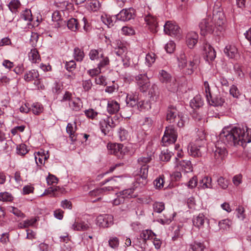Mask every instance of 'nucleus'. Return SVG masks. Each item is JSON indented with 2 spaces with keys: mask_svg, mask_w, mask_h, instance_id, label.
<instances>
[{
  "mask_svg": "<svg viewBox=\"0 0 251 251\" xmlns=\"http://www.w3.org/2000/svg\"><path fill=\"white\" fill-rule=\"evenodd\" d=\"M201 134L200 139H197L194 142L191 143L188 146L189 153L194 157L201 156L202 152L206 151L205 135L203 133Z\"/></svg>",
  "mask_w": 251,
  "mask_h": 251,
  "instance_id": "obj_3",
  "label": "nucleus"
},
{
  "mask_svg": "<svg viewBox=\"0 0 251 251\" xmlns=\"http://www.w3.org/2000/svg\"><path fill=\"white\" fill-rule=\"evenodd\" d=\"M200 187L203 189L212 188V178L208 176H204L200 180Z\"/></svg>",
  "mask_w": 251,
  "mask_h": 251,
  "instance_id": "obj_27",
  "label": "nucleus"
},
{
  "mask_svg": "<svg viewBox=\"0 0 251 251\" xmlns=\"http://www.w3.org/2000/svg\"><path fill=\"white\" fill-rule=\"evenodd\" d=\"M203 55L207 61H213L216 57V52L212 47L209 44L205 43L203 46Z\"/></svg>",
  "mask_w": 251,
  "mask_h": 251,
  "instance_id": "obj_17",
  "label": "nucleus"
},
{
  "mask_svg": "<svg viewBox=\"0 0 251 251\" xmlns=\"http://www.w3.org/2000/svg\"><path fill=\"white\" fill-rule=\"evenodd\" d=\"M217 182L219 186L222 189H226L228 184V181L227 179H226L222 176L220 177L218 180Z\"/></svg>",
  "mask_w": 251,
  "mask_h": 251,
  "instance_id": "obj_51",
  "label": "nucleus"
},
{
  "mask_svg": "<svg viewBox=\"0 0 251 251\" xmlns=\"http://www.w3.org/2000/svg\"><path fill=\"white\" fill-rule=\"evenodd\" d=\"M165 33L172 36L179 38L181 35V29L175 23L167 21L164 26Z\"/></svg>",
  "mask_w": 251,
  "mask_h": 251,
  "instance_id": "obj_9",
  "label": "nucleus"
},
{
  "mask_svg": "<svg viewBox=\"0 0 251 251\" xmlns=\"http://www.w3.org/2000/svg\"><path fill=\"white\" fill-rule=\"evenodd\" d=\"M52 20L54 22H56L57 25L60 26L65 23V21H63L61 19V15L59 11H56L54 12L52 15Z\"/></svg>",
  "mask_w": 251,
  "mask_h": 251,
  "instance_id": "obj_36",
  "label": "nucleus"
},
{
  "mask_svg": "<svg viewBox=\"0 0 251 251\" xmlns=\"http://www.w3.org/2000/svg\"><path fill=\"white\" fill-rule=\"evenodd\" d=\"M70 108L74 111H79L82 108L83 105L81 100L78 98H74L69 103Z\"/></svg>",
  "mask_w": 251,
  "mask_h": 251,
  "instance_id": "obj_20",
  "label": "nucleus"
},
{
  "mask_svg": "<svg viewBox=\"0 0 251 251\" xmlns=\"http://www.w3.org/2000/svg\"><path fill=\"white\" fill-rule=\"evenodd\" d=\"M134 11V9L132 8L123 9L116 15V18L122 21H129L133 18Z\"/></svg>",
  "mask_w": 251,
  "mask_h": 251,
  "instance_id": "obj_16",
  "label": "nucleus"
},
{
  "mask_svg": "<svg viewBox=\"0 0 251 251\" xmlns=\"http://www.w3.org/2000/svg\"><path fill=\"white\" fill-rule=\"evenodd\" d=\"M137 97L136 95L127 96L126 98V103L131 107L137 105L138 104Z\"/></svg>",
  "mask_w": 251,
  "mask_h": 251,
  "instance_id": "obj_38",
  "label": "nucleus"
},
{
  "mask_svg": "<svg viewBox=\"0 0 251 251\" xmlns=\"http://www.w3.org/2000/svg\"><path fill=\"white\" fill-rule=\"evenodd\" d=\"M177 59L178 67L187 75L192 74L200 63L199 56L194 53H191L188 58L184 53H181Z\"/></svg>",
  "mask_w": 251,
  "mask_h": 251,
  "instance_id": "obj_2",
  "label": "nucleus"
},
{
  "mask_svg": "<svg viewBox=\"0 0 251 251\" xmlns=\"http://www.w3.org/2000/svg\"><path fill=\"white\" fill-rule=\"evenodd\" d=\"M29 59L32 61V63H38L40 60V56L37 50L34 48L31 50L28 53Z\"/></svg>",
  "mask_w": 251,
  "mask_h": 251,
  "instance_id": "obj_28",
  "label": "nucleus"
},
{
  "mask_svg": "<svg viewBox=\"0 0 251 251\" xmlns=\"http://www.w3.org/2000/svg\"><path fill=\"white\" fill-rule=\"evenodd\" d=\"M105 192V188H98L90 192L89 194L92 197H99Z\"/></svg>",
  "mask_w": 251,
  "mask_h": 251,
  "instance_id": "obj_54",
  "label": "nucleus"
},
{
  "mask_svg": "<svg viewBox=\"0 0 251 251\" xmlns=\"http://www.w3.org/2000/svg\"><path fill=\"white\" fill-rule=\"evenodd\" d=\"M193 223L196 227L201 230L203 232L204 231L208 232L209 231V220L202 213L194 217Z\"/></svg>",
  "mask_w": 251,
  "mask_h": 251,
  "instance_id": "obj_7",
  "label": "nucleus"
},
{
  "mask_svg": "<svg viewBox=\"0 0 251 251\" xmlns=\"http://www.w3.org/2000/svg\"><path fill=\"white\" fill-rule=\"evenodd\" d=\"M230 94L234 98H238L240 95L239 91L235 85H232L230 89Z\"/></svg>",
  "mask_w": 251,
  "mask_h": 251,
  "instance_id": "obj_64",
  "label": "nucleus"
},
{
  "mask_svg": "<svg viewBox=\"0 0 251 251\" xmlns=\"http://www.w3.org/2000/svg\"><path fill=\"white\" fill-rule=\"evenodd\" d=\"M21 18L25 21L30 22L32 20L31 12L29 9L24 10L21 15Z\"/></svg>",
  "mask_w": 251,
  "mask_h": 251,
  "instance_id": "obj_40",
  "label": "nucleus"
},
{
  "mask_svg": "<svg viewBox=\"0 0 251 251\" xmlns=\"http://www.w3.org/2000/svg\"><path fill=\"white\" fill-rule=\"evenodd\" d=\"M119 136L121 141L125 140L128 136V132L124 128L121 127L119 131Z\"/></svg>",
  "mask_w": 251,
  "mask_h": 251,
  "instance_id": "obj_59",
  "label": "nucleus"
},
{
  "mask_svg": "<svg viewBox=\"0 0 251 251\" xmlns=\"http://www.w3.org/2000/svg\"><path fill=\"white\" fill-rule=\"evenodd\" d=\"M220 138L225 144L244 146V144L251 142V128L247 126L235 127L229 131L223 130Z\"/></svg>",
  "mask_w": 251,
  "mask_h": 251,
  "instance_id": "obj_1",
  "label": "nucleus"
},
{
  "mask_svg": "<svg viewBox=\"0 0 251 251\" xmlns=\"http://www.w3.org/2000/svg\"><path fill=\"white\" fill-rule=\"evenodd\" d=\"M135 81L139 89L142 92H146L150 86L149 79L145 74H140L135 76Z\"/></svg>",
  "mask_w": 251,
  "mask_h": 251,
  "instance_id": "obj_11",
  "label": "nucleus"
},
{
  "mask_svg": "<svg viewBox=\"0 0 251 251\" xmlns=\"http://www.w3.org/2000/svg\"><path fill=\"white\" fill-rule=\"evenodd\" d=\"M177 134L174 127L172 126L166 127L162 142L164 146L174 143L176 140Z\"/></svg>",
  "mask_w": 251,
  "mask_h": 251,
  "instance_id": "obj_8",
  "label": "nucleus"
},
{
  "mask_svg": "<svg viewBox=\"0 0 251 251\" xmlns=\"http://www.w3.org/2000/svg\"><path fill=\"white\" fill-rule=\"evenodd\" d=\"M76 126L75 128L73 126V125L71 123H69L67 125L66 127V131L67 133L69 134L70 138H71L72 141H75L76 137L75 135V129Z\"/></svg>",
  "mask_w": 251,
  "mask_h": 251,
  "instance_id": "obj_34",
  "label": "nucleus"
},
{
  "mask_svg": "<svg viewBox=\"0 0 251 251\" xmlns=\"http://www.w3.org/2000/svg\"><path fill=\"white\" fill-rule=\"evenodd\" d=\"M166 121L170 123L177 122V125L179 127H182L184 125L182 117L180 116L176 107L174 106L168 107L166 114Z\"/></svg>",
  "mask_w": 251,
  "mask_h": 251,
  "instance_id": "obj_4",
  "label": "nucleus"
},
{
  "mask_svg": "<svg viewBox=\"0 0 251 251\" xmlns=\"http://www.w3.org/2000/svg\"><path fill=\"white\" fill-rule=\"evenodd\" d=\"M113 217L111 215H100L97 218V224L102 227H107L112 223Z\"/></svg>",
  "mask_w": 251,
  "mask_h": 251,
  "instance_id": "obj_15",
  "label": "nucleus"
},
{
  "mask_svg": "<svg viewBox=\"0 0 251 251\" xmlns=\"http://www.w3.org/2000/svg\"><path fill=\"white\" fill-rule=\"evenodd\" d=\"M123 145L121 144H108L107 145L108 149L109 150L110 153L115 155L119 158L123 157Z\"/></svg>",
  "mask_w": 251,
  "mask_h": 251,
  "instance_id": "obj_18",
  "label": "nucleus"
},
{
  "mask_svg": "<svg viewBox=\"0 0 251 251\" xmlns=\"http://www.w3.org/2000/svg\"><path fill=\"white\" fill-rule=\"evenodd\" d=\"M124 198H130L132 197H135L136 195L134 194V189L129 188L124 190L119 193Z\"/></svg>",
  "mask_w": 251,
  "mask_h": 251,
  "instance_id": "obj_35",
  "label": "nucleus"
},
{
  "mask_svg": "<svg viewBox=\"0 0 251 251\" xmlns=\"http://www.w3.org/2000/svg\"><path fill=\"white\" fill-rule=\"evenodd\" d=\"M122 32L123 34L126 35H132L134 34V29L130 27L124 26L122 29Z\"/></svg>",
  "mask_w": 251,
  "mask_h": 251,
  "instance_id": "obj_62",
  "label": "nucleus"
},
{
  "mask_svg": "<svg viewBox=\"0 0 251 251\" xmlns=\"http://www.w3.org/2000/svg\"><path fill=\"white\" fill-rule=\"evenodd\" d=\"M31 108L33 113L35 115L39 114L42 112L43 110L42 105L38 102L33 103Z\"/></svg>",
  "mask_w": 251,
  "mask_h": 251,
  "instance_id": "obj_39",
  "label": "nucleus"
},
{
  "mask_svg": "<svg viewBox=\"0 0 251 251\" xmlns=\"http://www.w3.org/2000/svg\"><path fill=\"white\" fill-rule=\"evenodd\" d=\"M203 105V101L201 100L200 95L195 96L190 102V106L192 108H197L201 107Z\"/></svg>",
  "mask_w": 251,
  "mask_h": 251,
  "instance_id": "obj_29",
  "label": "nucleus"
},
{
  "mask_svg": "<svg viewBox=\"0 0 251 251\" xmlns=\"http://www.w3.org/2000/svg\"><path fill=\"white\" fill-rule=\"evenodd\" d=\"M115 44V53L119 56L122 55L125 52L127 51V47L126 43L122 42L120 40H116Z\"/></svg>",
  "mask_w": 251,
  "mask_h": 251,
  "instance_id": "obj_22",
  "label": "nucleus"
},
{
  "mask_svg": "<svg viewBox=\"0 0 251 251\" xmlns=\"http://www.w3.org/2000/svg\"><path fill=\"white\" fill-rule=\"evenodd\" d=\"M74 57L77 61H81L84 57L83 52L78 48H75L74 49Z\"/></svg>",
  "mask_w": 251,
  "mask_h": 251,
  "instance_id": "obj_42",
  "label": "nucleus"
},
{
  "mask_svg": "<svg viewBox=\"0 0 251 251\" xmlns=\"http://www.w3.org/2000/svg\"><path fill=\"white\" fill-rule=\"evenodd\" d=\"M231 225V221L228 219L223 220L219 222V226L221 229L224 230L229 228Z\"/></svg>",
  "mask_w": 251,
  "mask_h": 251,
  "instance_id": "obj_41",
  "label": "nucleus"
},
{
  "mask_svg": "<svg viewBox=\"0 0 251 251\" xmlns=\"http://www.w3.org/2000/svg\"><path fill=\"white\" fill-rule=\"evenodd\" d=\"M108 244L111 248L117 249L119 245V240L116 237H111L109 239Z\"/></svg>",
  "mask_w": 251,
  "mask_h": 251,
  "instance_id": "obj_45",
  "label": "nucleus"
},
{
  "mask_svg": "<svg viewBox=\"0 0 251 251\" xmlns=\"http://www.w3.org/2000/svg\"><path fill=\"white\" fill-rule=\"evenodd\" d=\"M180 170L184 173H188L192 171V166L189 160H182L179 162Z\"/></svg>",
  "mask_w": 251,
  "mask_h": 251,
  "instance_id": "obj_25",
  "label": "nucleus"
},
{
  "mask_svg": "<svg viewBox=\"0 0 251 251\" xmlns=\"http://www.w3.org/2000/svg\"><path fill=\"white\" fill-rule=\"evenodd\" d=\"M120 109L119 104L116 101H108L107 110L109 114H113L117 113Z\"/></svg>",
  "mask_w": 251,
  "mask_h": 251,
  "instance_id": "obj_24",
  "label": "nucleus"
},
{
  "mask_svg": "<svg viewBox=\"0 0 251 251\" xmlns=\"http://www.w3.org/2000/svg\"><path fill=\"white\" fill-rule=\"evenodd\" d=\"M198 35L195 32L189 33L186 36V42L189 48H194L198 42Z\"/></svg>",
  "mask_w": 251,
  "mask_h": 251,
  "instance_id": "obj_21",
  "label": "nucleus"
},
{
  "mask_svg": "<svg viewBox=\"0 0 251 251\" xmlns=\"http://www.w3.org/2000/svg\"><path fill=\"white\" fill-rule=\"evenodd\" d=\"M148 174V168L146 167L140 169L139 174L136 177V183L138 184L140 187L144 186L147 183Z\"/></svg>",
  "mask_w": 251,
  "mask_h": 251,
  "instance_id": "obj_13",
  "label": "nucleus"
},
{
  "mask_svg": "<svg viewBox=\"0 0 251 251\" xmlns=\"http://www.w3.org/2000/svg\"><path fill=\"white\" fill-rule=\"evenodd\" d=\"M89 9L93 11H98L100 7V3L98 0H92L89 5Z\"/></svg>",
  "mask_w": 251,
  "mask_h": 251,
  "instance_id": "obj_50",
  "label": "nucleus"
},
{
  "mask_svg": "<svg viewBox=\"0 0 251 251\" xmlns=\"http://www.w3.org/2000/svg\"><path fill=\"white\" fill-rule=\"evenodd\" d=\"M67 26L70 29L75 31L78 29L79 24L76 19L71 18L67 22Z\"/></svg>",
  "mask_w": 251,
  "mask_h": 251,
  "instance_id": "obj_33",
  "label": "nucleus"
},
{
  "mask_svg": "<svg viewBox=\"0 0 251 251\" xmlns=\"http://www.w3.org/2000/svg\"><path fill=\"white\" fill-rule=\"evenodd\" d=\"M164 183V176H160L157 177L153 181V184L157 189H161L163 187Z\"/></svg>",
  "mask_w": 251,
  "mask_h": 251,
  "instance_id": "obj_43",
  "label": "nucleus"
},
{
  "mask_svg": "<svg viewBox=\"0 0 251 251\" xmlns=\"http://www.w3.org/2000/svg\"><path fill=\"white\" fill-rule=\"evenodd\" d=\"M145 20L149 25L151 30L152 32H156V29L157 27V22L156 18L151 15H148L145 17Z\"/></svg>",
  "mask_w": 251,
  "mask_h": 251,
  "instance_id": "obj_23",
  "label": "nucleus"
},
{
  "mask_svg": "<svg viewBox=\"0 0 251 251\" xmlns=\"http://www.w3.org/2000/svg\"><path fill=\"white\" fill-rule=\"evenodd\" d=\"M151 160V153L147 155H145L140 157L138 162V163L141 166V168H143V167H146L148 169V166L147 164L149 163Z\"/></svg>",
  "mask_w": 251,
  "mask_h": 251,
  "instance_id": "obj_30",
  "label": "nucleus"
},
{
  "mask_svg": "<svg viewBox=\"0 0 251 251\" xmlns=\"http://www.w3.org/2000/svg\"><path fill=\"white\" fill-rule=\"evenodd\" d=\"M172 154L168 150L162 151L159 155L160 159L162 161H168L171 158Z\"/></svg>",
  "mask_w": 251,
  "mask_h": 251,
  "instance_id": "obj_46",
  "label": "nucleus"
},
{
  "mask_svg": "<svg viewBox=\"0 0 251 251\" xmlns=\"http://www.w3.org/2000/svg\"><path fill=\"white\" fill-rule=\"evenodd\" d=\"M0 200L3 201H10L12 200V197L7 192L0 193Z\"/></svg>",
  "mask_w": 251,
  "mask_h": 251,
  "instance_id": "obj_56",
  "label": "nucleus"
},
{
  "mask_svg": "<svg viewBox=\"0 0 251 251\" xmlns=\"http://www.w3.org/2000/svg\"><path fill=\"white\" fill-rule=\"evenodd\" d=\"M155 234L151 230H143L140 234V238L143 239L145 243L147 240L151 239L153 238Z\"/></svg>",
  "mask_w": 251,
  "mask_h": 251,
  "instance_id": "obj_32",
  "label": "nucleus"
},
{
  "mask_svg": "<svg viewBox=\"0 0 251 251\" xmlns=\"http://www.w3.org/2000/svg\"><path fill=\"white\" fill-rule=\"evenodd\" d=\"M190 249L192 251H203L205 248L203 244L200 242H194L190 245Z\"/></svg>",
  "mask_w": 251,
  "mask_h": 251,
  "instance_id": "obj_44",
  "label": "nucleus"
},
{
  "mask_svg": "<svg viewBox=\"0 0 251 251\" xmlns=\"http://www.w3.org/2000/svg\"><path fill=\"white\" fill-rule=\"evenodd\" d=\"M224 52L228 57L232 58L235 57L237 53V49L234 46L228 45L225 48Z\"/></svg>",
  "mask_w": 251,
  "mask_h": 251,
  "instance_id": "obj_26",
  "label": "nucleus"
},
{
  "mask_svg": "<svg viewBox=\"0 0 251 251\" xmlns=\"http://www.w3.org/2000/svg\"><path fill=\"white\" fill-rule=\"evenodd\" d=\"M86 116L92 119H94L97 116L98 113L95 111L93 109H90L85 111Z\"/></svg>",
  "mask_w": 251,
  "mask_h": 251,
  "instance_id": "obj_63",
  "label": "nucleus"
},
{
  "mask_svg": "<svg viewBox=\"0 0 251 251\" xmlns=\"http://www.w3.org/2000/svg\"><path fill=\"white\" fill-rule=\"evenodd\" d=\"M154 212L161 213L165 208L164 204L163 202H156L153 205Z\"/></svg>",
  "mask_w": 251,
  "mask_h": 251,
  "instance_id": "obj_48",
  "label": "nucleus"
},
{
  "mask_svg": "<svg viewBox=\"0 0 251 251\" xmlns=\"http://www.w3.org/2000/svg\"><path fill=\"white\" fill-rule=\"evenodd\" d=\"M206 99L209 103L214 106H222L225 102V99L217 89H215L214 92Z\"/></svg>",
  "mask_w": 251,
  "mask_h": 251,
  "instance_id": "obj_12",
  "label": "nucleus"
},
{
  "mask_svg": "<svg viewBox=\"0 0 251 251\" xmlns=\"http://www.w3.org/2000/svg\"><path fill=\"white\" fill-rule=\"evenodd\" d=\"M73 228L76 230H86L89 229V226L84 222L76 223L73 225Z\"/></svg>",
  "mask_w": 251,
  "mask_h": 251,
  "instance_id": "obj_37",
  "label": "nucleus"
},
{
  "mask_svg": "<svg viewBox=\"0 0 251 251\" xmlns=\"http://www.w3.org/2000/svg\"><path fill=\"white\" fill-rule=\"evenodd\" d=\"M120 180V177L117 176L110 179L107 180L105 181V183L108 182L109 184L107 187H104L105 191H110L114 190V189L118 188L121 184Z\"/></svg>",
  "mask_w": 251,
  "mask_h": 251,
  "instance_id": "obj_19",
  "label": "nucleus"
},
{
  "mask_svg": "<svg viewBox=\"0 0 251 251\" xmlns=\"http://www.w3.org/2000/svg\"><path fill=\"white\" fill-rule=\"evenodd\" d=\"M211 20L214 27L221 31L223 29V26L226 21L225 17L222 8L219 7L217 9L214 8Z\"/></svg>",
  "mask_w": 251,
  "mask_h": 251,
  "instance_id": "obj_6",
  "label": "nucleus"
},
{
  "mask_svg": "<svg viewBox=\"0 0 251 251\" xmlns=\"http://www.w3.org/2000/svg\"><path fill=\"white\" fill-rule=\"evenodd\" d=\"M20 5V2L18 0H12L9 3V7L12 12L15 13Z\"/></svg>",
  "mask_w": 251,
  "mask_h": 251,
  "instance_id": "obj_47",
  "label": "nucleus"
},
{
  "mask_svg": "<svg viewBox=\"0 0 251 251\" xmlns=\"http://www.w3.org/2000/svg\"><path fill=\"white\" fill-rule=\"evenodd\" d=\"M159 75V80L161 82L167 84V87L169 91L175 92L177 90V84L176 82V79L173 78L167 72L161 70Z\"/></svg>",
  "mask_w": 251,
  "mask_h": 251,
  "instance_id": "obj_5",
  "label": "nucleus"
},
{
  "mask_svg": "<svg viewBox=\"0 0 251 251\" xmlns=\"http://www.w3.org/2000/svg\"><path fill=\"white\" fill-rule=\"evenodd\" d=\"M101 20L103 23L107 25L108 26L114 25V22L112 19V17L110 16L105 15L104 16L102 15L101 17Z\"/></svg>",
  "mask_w": 251,
  "mask_h": 251,
  "instance_id": "obj_49",
  "label": "nucleus"
},
{
  "mask_svg": "<svg viewBox=\"0 0 251 251\" xmlns=\"http://www.w3.org/2000/svg\"><path fill=\"white\" fill-rule=\"evenodd\" d=\"M137 107L139 110H142L145 109L151 108V105L147 101H140L138 102Z\"/></svg>",
  "mask_w": 251,
  "mask_h": 251,
  "instance_id": "obj_60",
  "label": "nucleus"
},
{
  "mask_svg": "<svg viewBox=\"0 0 251 251\" xmlns=\"http://www.w3.org/2000/svg\"><path fill=\"white\" fill-rule=\"evenodd\" d=\"M39 35L37 33L32 32L31 34V37L30 42L32 47H35L38 40Z\"/></svg>",
  "mask_w": 251,
  "mask_h": 251,
  "instance_id": "obj_61",
  "label": "nucleus"
},
{
  "mask_svg": "<svg viewBox=\"0 0 251 251\" xmlns=\"http://www.w3.org/2000/svg\"><path fill=\"white\" fill-rule=\"evenodd\" d=\"M39 77V74L35 70H32L25 74L24 76V79L26 81H30L37 78Z\"/></svg>",
  "mask_w": 251,
  "mask_h": 251,
  "instance_id": "obj_31",
  "label": "nucleus"
},
{
  "mask_svg": "<svg viewBox=\"0 0 251 251\" xmlns=\"http://www.w3.org/2000/svg\"><path fill=\"white\" fill-rule=\"evenodd\" d=\"M17 153L21 155H24L28 152V151L26 149V145L23 144L17 146Z\"/></svg>",
  "mask_w": 251,
  "mask_h": 251,
  "instance_id": "obj_53",
  "label": "nucleus"
},
{
  "mask_svg": "<svg viewBox=\"0 0 251 251\" xmlns=\"http://www.w3.org/2000/svg\"><path fill=\"white\" fill-rule=\"evenodd\" d=\"M155 55L153 53H148L146 56V61L147 63V65L149 67L152 63H153L155 60Z\"/></svg>",
  "mask_w": 251,
  "mask_h": 251,
  "instance_id": "obj_55",
  "label": "nucleus"
},
{
  "mask_svg": "<svg viewBox=\"0 0 251 251\" xmlns=\"http://www.w3.org/2000/svg\"><path fill=\"white\" fill-rule=\"evenodd\" d=\"M220 141H218L215 145V150L213 152V157L216 161L220 162L225 156L226 151L224 146H219Z\"/></svg>",
  "mask_w": 251,
  "mask_h": 251,
  "instance_id": "obj_14",
  "label": "nucleus"
},
{
  "mask_svg": "<svg viewBox=\"0 0 251 251\" xmlns=\"http://www.w3.org/2000/svg\"><path fill=\"white\" fill-rule=\"evenodd\" d=\"M100 126L101 131L105 135L108 133L110 130L108 124H107V123L105 121V120H103L102 121L100 122Z\"/></svg>",
  "mask_w": 251,
  "mask_h": 251,
  "instance_id": "obj_52",
  "label": "nucleus"
},
{
  "mask_svg": "<svg viewBox=\"0 0 251 251\" xmlns=\"http://www.w3.org/2000/svg\"><path fill=\"white\" fill-rule=\"evenodd\" d=\"M199 27L201 29V34L204 36L207 33H212L215 29L210 17L202 19L199 24Z\"/></svg>",
  "mask_w": 251,
  "mask_h": 251,
  "instance_id": "obj_10",
  "label": "nucleus"
},
{
  "mask_svg": "<svg viewBox=\"0 0 251 251\" xmlns=\"http://www.w3.org/2000/svg\"><path fill=\"white\" fill-rule=\"evenodd\" d=\"M47 181L49 185L57 184L58 182V178L55 176L49 174L48 177L47 178Z\"/></svg>",
  "mask_w": 251,
  "mask_h": 251,
  "instance_id": "obj_57",
  "label": "nucleus"
},
{
  "mask_svg": "<svg viewBox=\"0 0 251 251\" xmlns=\"http://www.w3.org/2000/svg\"><path fill=\"white\" fill-rule=\"evenodd\" d=\"M175 44L173 41H170L165 46V49L168 53H172L175 49Z\"/></svg>",
  "mask_w": 251,
  "mask_h": 251,
  "instance_id": "obj_58",
  "label": "nucleus"
}]
</instances>
